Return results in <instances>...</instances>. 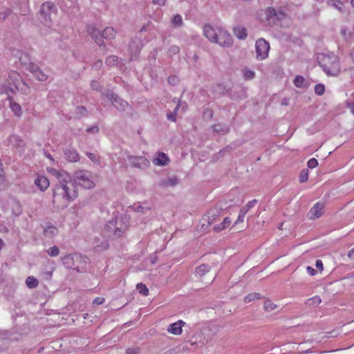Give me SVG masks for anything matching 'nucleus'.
<instances>
[{"mask_svg": "<svg viewBox=\"0 0 354 354\" xmlns=\"http://www.w3.org/2000/svg\"><path fill=\"white\" fill-rule=\"evenodd\" d=\"M51 174L57 179V183L53 188V203L57 209L66 207L71 201L77 197V189L75 183L85 189H92L95 183L92 180V174L87 170H77L74 173V180L65 171L52 169Z\"/></svg>", "mask_w": 354, "mask_h": 354, "instance_id": "nucleus-1", "label": "nucleus"}, {"mask_svg": "<svg viewBox=\"0 0 354 354\" xmlns=\"http://www.w3.org/2000/svg\"><path fill=\"white\" fill-rule=\"evenodd\" d=\"M317 59L319 66L327 75L337 76L340 73L339 59L335 53L321 54Z\"/></svg>", "mask_w": 354, "mask_h": 354, "instance_id": "nucleus-2", "label": "nucleus"}, {"mask_svg": "<svg viewBox=\"0 0 354 354\" xmlns=\"http://www.w3.org/2000/svg\"><path fill=\"white\" fill-rule=\"evenodd\" d=\"M62 263L67 269L75 270L77 272H82L83 265L88 263L89 258L79 253L67 254L62 258Z\"/></svg>", "mask_w": 354, "mask_h": 354, "instance_id": "nucleus-3", "label": "nucleus"}, {"mask_svg": "<svg viewBox=\"0 0 354 354\" xmlns=\"http://www.w3.org/2000/svg\"><path fill=\"white\" fill-rule=\"evenodd\" d=\"M126 230L127 226L123 224L121 220L118 219L109 222L104 227V231L107 236L112 239L120 237Z\"/></svg>", "mask_w": 354, "mask_h": 354, "instance_id": "nucleus-4", "label": "nucleus"}, {"mask_svg": "<svg viewBox=\"0 0 354 354\" xmlns=\"http://www.w3.org/2000/svg\"><path fill=\"white\" fill-rule=\"evenodd\" d=\"M57 11L55 3L51 1H46L41 4L39 10V19L41 22L48 27L52 24L50 18L51 13H55Z\"/></svg>", "mask_w": 354, "mask_h": 354, "instance_id": "nucleus-5", "label": "nucleus"}, {"mask_svg": "<svg viewBox=\"0 0 354 354\" xmlns=\"http://www.w3.org/2000/svg\"><path fill=\"white\" fill-rule=\"evenodd\" d=\"M266 15L268 24L271 26L274 25L281 26V21L287 17V14L284 11L276 10L272 7L266 10Z\"/></svg>", "mask_w": 354, "mask_h": 354, "instance_id": "nucleus-6", "label": "nucleus"}, {"mask_svg": "<svg viewBox=\"0 0 354 354\" xmlns=\"http://www.w3.org/2000/svg\"><path fill=\"white\" fill-rule=\"evenodd\" d=\"M221 207H212L209 209L201 219V229L206 230L220 216Z\"/></svg>", "mask_w": 354, "mask_h": 354, "instance_id": "nucleus-7", "label": "nucleus"}, {"mask_svg": "<svg viewBox=\"0 0 354 354\" xmlns=\"http://www.w3.org/2000/svg\"><path fill=\"white\" fill-rule=\"evenodd\" d=\"M211 267L202 264L196 268V275L206 283H211L215 279V274L210 273Z\"/></svg>", "mask_w": 354, "mask_h": 354, "instance_id": "nucleus-8", "label": "nucleus"}, {"mask_svg": "<svg viewBox=\"0 0 354 354\" xmlns=\"http://www.w3.org/2000/svg\"><path fill=\"white\" fill-rule=\"evenodd\" d=\"M256 53L257 58L260 60H263L268 56L270 50L269 43L264 39L260 38L256 41Z\"/></svg>", "mask_w": 354, "mask_h": 354, "instance_id": "nucleus-9", "label": "nucleus"}, {"mask_svg": "<svg viewBox=\"0 0 354 354\" xmlns=\"http://www.w3.org/2000/svg\"><path fill=\"white\" fill-rule=\"evenodd\" d=\"M142 46L143 44L141 39L135 37L131 39L129 45V51L131 55V60H136L138 59Z\"/></svg>", "mask_w": 354, "mask_h": 354, "instance_id": "nucleus-10", "label": "nucleus"}, {"mask_svg": "<svg viewBox=\"0 0 354 354\" xmlns=\"http://www.w3.org/2000/svg\"><path fill=\"white\" fill-rule=\"evenodd\" d=\"M214 43L221 46L230 47L233 44L232 36L225 30L218 28L217 37Z\"/></svg>", "mask_w": 354, "mask_h": 354, "instance_id": "nucleus-11", "label": "nucleus"}, {"mask_svg": "<svg viewBox=\"0 0 354 354\" xmlns=\"http://www.w3.org/2000/svg\"><path fill=\"white\" fill-rule=\"evenodd\" d=\"M107 100L111 101L113 105L120 111H123L128 106V103L120 98L113 93H107L104 95Z\"/></svg>", "mask_w": 354, "mask_h": 354, "instance_id": "nucleus-12", "label": "nucleus"}, {"mask_svg": "<svg viewBox=\"0 0 354 354\" xmlns=\"http://www.w3.org/2000/svg\"><path fill=\"white\" fill-rule=\"evenodd\" d=\"M128 160L130 162L131 167L140 169H147L149 165V162L144 156H133L129 155Z\"/></svg>", "mask_w": 354, "mask_h": 354, "instance_id": "nucleus-13", "label": "nucleus"}, {"mask_svg": "<svg viewBox=\"0 0 354 354\" xmlns=\"http://www.w3.org/2000/svg\"><path fill=\"white\" fill-rule=\"evenodd\" d=\"M88 34L94 39L95 42L103 49L106 48V46L102 40L101 31L97 29L94 26L89 25L87 26Z\"/></svg>", "mask_w": 354, "mask_h": 354, "instance_id": "nucleus-14", "label": "nucleus"}, {"mask_svg": "<svg viewBox=\"0 0 354 354\" xmlns=\"http://www.w3.org/2000/svg\"><path fill=\"white\" fill-rule=\"evenodd\" d=\"M65 158L70 162H77L80 160V156L76 149L67 148L64 150Z\"/></svg>", "mask_w": 354, "mask_h": 354, "instance_id": "nucleus-15", "label": "nucleus"}, {"mask_svg": "<svg viewBox=\"0 0 354 354\" xmlns=\"http://www.w3.org/2000/svg\"><path fill=\"white\" fill-rule=\"evenodd\" d=\"M218 28L214 29L210 25H205L203 27V34L205 37L212 42H215L217 37Z\"/></svg>", "mask_w": 354, "mask_h": 354, "instance_id": "nucleus-16", "label": "nucleus"}, {"mask_svg": "<svg viewBox=\"0 0 354 354\" xmlns=\"http://www.w3.org/2000/svg\"><path fill=\"white\" fill-rule=\"evenodd\" d=\"M322 209L323 205L319 203H317L309 211V218L314 220L319 218L323 214Z\"/></svg>", "mask_w": 354, "mask_h": 354, "instance_id": "nucleus-17", "label": "nucleus"}, {"mask_svg": "<svg viewBox=\"0 0 354 354\" xmlns=\"http://www.w3.org/2000/svg\"><path fill=\"white\" fill-rule=\"evenodd\" d=\"M43 234L46 237L53 239L57 235L58 229L56 226L48 223L45 227H44Z\"/></svg>", "mask_w": 354, "mask_h": 354, "instance_id": "nucleus-18", "label": "nucleus"}, {"mask_svg": "<svg viewBox=\"0 0 354 354\" xmlns=\"http://www.w3.org/2000/svg\"><path fill=\"white\" fill-rule=\"evenodd\" d=\"M185 322L179 320L175 323L170 324L168 327L167 331L171 334L178 335L182 333V327L185 325Z\"/></svg>", "mask_w": 354, "mask_h": 354, "instance_id": "nucleus-19", "label": "nucleus"}, {"mask_svg": "<svg viewBox=\"0 0 354 354\" xmlns=\"http://www.w3.org/2000/svg\"><path fill=\"white\" fill-rule=\"evenodd\" d=\"M234 35L241 40L245 39L248 37L247 29L243 26H237L233 28Z\"/></svg>", "mask_w": 354, "mask_h": 354, "instance_id": "nucleus-20", "label": "nucleus"}, {"mask_svg": "<svg viewBox=\"0 0 354 354\" xmlns=\"http://www.w3.org/2000/svg\"><path fill=\"white\" fill-rule=\"evenodd\" d=\"M15 86L17 90L24 95L30 93V87L23 80H21L19 82H15Z\"/></svg>", "mask_w": 354, "mask_h": 354, "instance_id": "nucleus-21", "label": "nucleus"}, {"mask_svg": "<svg viewBox=\"0 0 354 354\" xmlns=\"http://www.w3.org/2000/svg\"><path fill=\"white\" fill-rule=\"evenodd\" d=\"M169 161V158L165 153H158L157 157L153 159V162L156 165L165 166Z\"/></svg>", "mask_w": 354, "mask_h": 354, "instance_id": "nucleus-22", "label": "nucleus"}, {"mask_svg": "<svg viewBox=\"0 0 354 354\" xmlns=\"http://www.w3.org/2000/svg\"><path fill=\"white\" fill-rule=\"evenodd\" d=\"M35 184L41 190L45 191L49 187V181L44 176H38L35 180Z\"/></svg>", "mask_w": 354, "mask_h": 354, "instance_id": "nucleus-23", "label": "nucleus"}, {"mask_svg": "<svg viewBox=\"0 0 354 354\" xmlns=\"http://www.w3.org/2000/svg\"><path fill=\"white\" fill-rule=\"evenodd\" d=\"M8 100L10 102V108L12 111L15 113V115L21 116L22 114V109L20 104L15 102L11 96H8Z\"/></svg>", "mask_w": 354, "mask_h": 354, "instance_id": "nucleus-24", "label": "nucleus"}, {"mask_svg": "<svg viewBox=\"0 0 354 354\" xmlns=\"http://www.w3.org/2000/svg\"><path fill=\"white\" fill-rule=\"evenodd\" d=\"M115 34L116 32L112 27H106L101 33L102 40L103 41V39L109 40L113 39H114Z\"/></svg>", "mask_w": 354, "mask_h": 354, "instance_id": "nucleus-25", "label": "nucleus"}, {"mask_svg": "<svg viewBox=\"0 0 354 354\" xmlns=\"http://www.w3.org/2000/svg\"><path fill=\"white\" fill-rule=\"evenodd\" d=\"M245 90L242 87L239 86L230 93V97L233 100L242 99L245 97Z\"/></svg>", "mask_w": 354, "mask_h": 354, "instance_id": "nucleus-26", "label": "nucleus"}, {"mask_svg": "<svg viewBox=\"0 0 354 354\" xmlns=\"http://www.w3.org/2000/svg\"><path fill=\"white\" fill-rule=\"evenodd\" d=\"M213 131L219 134L225 135L230 132V128L223 124H216L212 126Z\"/></svg>", "mask_w": 354, "mask_h": 354, "instance_id": "nucleus-27", "label": "nucleus"}, {"mask_svg": "<svg viewBox=\"0 0 354 354\" xmlns=\"http://www.w3.org/2000/svg\"><path fill=\"white\" fill-rule=\"evenodd\" d=\"M230 224H231V221H230V218L225 217L221 223L214 225V230L216 232L222 231V230H225V228H227V227H229L230 225Z\"/></svg>", "mask_w": 354, "mask_h": 354, "instance_id": "nucleus-28", "label": "nucleus"}, {"mask_svg": "<svg viewBox=\"0 0 354 354\" xmlns=\"http://www.w3.org/2000/svg\"><path fill=\"white\" fill-rule=\"evenodd\" d=\"M9 142L15 147H21L24 146V141L20 137L16 135H12L9 138Z\"/></svg>", "mask_w": 354, "mask_h": 354, "instance_id": "nucleus-29", "label": "nucleus"}, {"mask_svg": "<svg viewBox=\"0 0 354 354\" xmlns=\"http://www.w3.org/2000/svg\"><path fill=\"white\" fill-rule=\"evenodd\" d=\"M178 184V180L176 178H169L166 180H162L160 183V185L163 187L169 186H175Z\"/></svg>", "mask_w": 354, "mask_h": 354, "instance_id": "nucleus-30", "label": "nucleus"}, {"mask_svg": "<svg viewBox=\"0 0 354 354\" xmlns=\"http://www.w3.org/2000/svg\"><path fill=\"white\" fill-rule=\"evenodd\" d=\"M26 284L29 288H35L39 285V281L34 277L29 276L26 279Z\"/></svg>", "mask_w": 354, "mask_h": 354, "instance_id": "nucleus-31", "label": "nucleus"}, {"mask_svg": "<svg viewBox=\"0 0 354 354\" xmlns=\"http://www.w3.org/2000/svg\"><path fill=\"white\" fill-rule=\"evenodd\" d=\"M22 79L18 73L15 71H11L9 73L8 79L9 84L12 82L15 84V82H19Z\"/></svg>", "mask_w": 354, "mask_h": 354, "instance_id": "nucleus-32", "label": "nucleus"}, {"mask_svg": "<svg viewBox=\"0 0 354 354\" xmlns=\"http://www.w3.org/2000/svg\"><path fill=\"white\" fill-rule=\"evenodd\" d=\"M171 24L174 27H176V28L181 27L183 24V18H182L181 15H178V14L174 15L171 19Z\"/></svg>", "mask_w": 354, "mask_h": 354, "instance_id": "nucleus-33", "label": "nucleus"}, {"mask_svg": "<svg viewBox=\"0 0 354 354\" xmlns=\"http://www.w3.org/2000/svg\"><path fill=\"white\" fill-rule=\"evenodd\" d=\"M306 80L301 75H297L294 80V84L297 88H304L306 87L305 84Z\"/></svg>", "mask_w": 354, "mask_h": 354, "instance_id": "nucleus-34", "label": "nucleus"}, {"mask_svg": "<svg viewBox=\"0 0 354 354\" xmlns=\"http://www.w3.org/2000/svg\"><path fill=\"white\" fill-rule=\"evenodd\" d=\"M347 218L349 220L354 219V201L346 205Z\"/></svg>", "mask_w": 354, "mask_h": 354, "instance_id": "nucleus-35", "label": "nucleus"}, {"mask_svg": "<svg viewBox=\"0 0 354 354\" xmlns=\"http://www.w3.org/2000/svg\"><path fill=\"white\" fill-rule=\"evenodd\" d=\"M261 295L259 293H250L246 295L244 298V301L245 303H250L254 300L261 299Z\"/></svg>", "mask_w": 354, "mask_h": 354, "instance_id": "nucleus-36", "label": "nucleus"}, {"mask_svg": "<svg viewBox=\"0 0 354 354\" xmlns=\"http://www.w3.org/2000/svg\"><path fill=\"white\" fill-rule=\"evenodd\" d=\"M33 75L39 82H44L48 79V75L45 74L41 68H39Z\"/></svg>", "mask_w": 354, "mask_h": 354, "instance_id": "nucleus-37", "label": "nucleus"}, {"mask_svg": "<svg viewBox=\"0 0 354 354\" xmlns=\"http://www.w3.org/2000/svg\"><path fill=\"white\" fill-rule=\"evenodd\" d=\"M10 92L15 93V91L6 84H0V95L5 94L8 97Z\"/></svg>", "mask_w": 354, "mask_h": 354, "instance_id": "nucleus-38", "label": "nucleus"}, {"mask_svg": "<svg viewBox=\"0 0 354 354\" xmlns=\"http://www.w3.org/2000/svg\"><path fill=\"white\" fill-rule=\"evenodd\" d=\"M213 91L219 95H223L227 92V89L224 85L218 84L214 87Z\"/></svg>", "mask_w": 354, "mask_h": 354, "instance_id": "nucleus-39", "label": "nucleus"}, {"mask_svg": "<svg viewBox=\"0 0 354 354\" xmlns=\"http://www.w3.org/2000/svg\"><path fill=\"white\" fill-rule=\"evenodd\" d=\"M136 289L138 290V292L144 295L147 296L149 295V289L147 287L142 283H139L136 286Z\"/></svg>", "mask_w": 354, "mask_h": 354, "instance_id": "nucleus-40", "label": "nucleus"}, {"mask_svg": "<svg viewBox=\"0 0 354 354\" xmlns=\"http://www.w3.org/2000/svg\"><path fill=\"white\" fill-rule=\"evenodd\" d=\"M322 299L319 296H315L307 299L306 304L308 306H317L321 304Z\"/></svg>", "mask_w": 354, "mask_h": 354, "instance_id": "nucleus-41", "label": "nucleus"}, {"mask_svg": "<svg viewBox=\"0 0 354 354\" xmlns=\"http://www.w3.org/2000/svg\"><path fill=\"white\" fill-rule=\"evenodd\" d=\"M277 308V305L270 300L266 299L264 301L263 308L266 311L270 312Z\"/></svg>", "mask_w": 354, "mask_h": 354, "instance_id": "nucleus-42", "label": "nucleus"}, {"mask_svg": "<svg viewBox=\"0 0 354 354\" xmlns=\"http://www.w3.org/2000/svg\"><path fill=\"white\" fill-rule=\"evenodd\" d=\"M308 179V169H304L301 171L299 176V180L300 183H305Z\"/></svg>", "mask_w": 354, "mask_h": 354, "instance_id": "nucleus-43", "label": "nucleus"}, {"mask_svg": "<svg viewBox=\"0 0 354 354\" xmlns=\"http://www.w3.org/2000/svg\"><path fill=\"white\" fill-rule=\"evenodd\" d=\"M328 2L340 12L343 11V3L340 0H328Z\"/></svg>", "mask_w": 354, "mask_h": 354, "instance_id": "nucleus-44", "label": "nucleus"}, {"mask_svg": "<svg viewBox=\"0 0 354 354\" xmlns=\"http://www.w3.org/2000/svg\"><path fill=\"white\" fill-rule=\"evenodd\" d=\"M47 253L50 257H55L59 255V249L57 246H53L47 250Z\"/></svg>", "mask_w": 354, "mask_h": 354, "instance_id": "nucleus-45", "label": "nucleus"}, {"mask_svg": "<svg viewBox=\"0 0 354 354\" xmlns=\"http://www.w3.org/2000/svg\"><path fill=\"white\" fill-rule=\"evenodd\" d=\"M109 247V244L106 241H102L100 245H97L95 247V250L97 252H101L108 249Z\"/></svg>", "mask_w": 354, "mask_h": 354, "instance_id": "nucleus-46", "label": "nucleus"}, {"mask_svg": "<svg viewBox=\"0 0 354 354\" xmlns=\"http://www.w3.org/2000/svg\"><path fill=\"white\" fill-rule=\"evenodd\" d=\"M76 114L79 117L86 116L87 115V109L84 106H79L76 108Z\"/></svg>", "mask_w": 354, "mask_h": 354, "instance_id": "nucleus-47", "label": "nucleus"}, {"mask_svg": "<svg viewBox=\"0 0 354 354\" xmlns=\"http://www.w3.org/2000/svg\"><path fill=\"white\" fill-rule=\"evenodd\" d=\"M86 155L94 163L100 164V156H97L95 153H91V152H86Z\"/></svg>", "mask_w": 354, "mask_h": 354, "instance_id": "nucleus-48", "label": "nucleus"}, {"mask_svg": "<svg viewBox=\"0 0 354 354\" xmlns=\"http://www.w3.org/2000/svg\"><path fill=\"white\" fill-rule=\"evenodd\" d=\"M118 62V58L116 56L111 55L106 59V64L109 66L116 65Z\"/></svg>", "mask_w": 354, "mask_h": 354, "instance_id": "nucleus-49", "label": "nucleus"}, {"mask_svg": "<svg viewBox=\"0 0 354 354\" xmlns=\"http://www.w3.org/2000/svg\"><path fill=\"white\" fill-rule=\"evenodd\" d=\"M325 86L322 84H316L315 86V93L317 95H322L324 93Z\"/></svg>", "mask_w": 354, "mask_h": 354, "instance_id": "nucleus-50", "label": "nucleus"}, {"mask_svg": "<svg viewBox=\"0 0 354 354\" xmlns=\"http://www.w3.org/2000/svg\"><path fill=\"white\" fill-rule=\"evenodd\" d=\"M12 11L10 9H6L3 12H0V21H5L8 17L11 14Z\"/></svg>", "mask_w": 354, "mask_h": 354, "instance_id": "nucleus-51", "label": "nucleus"}, {"mask_svg": "<svg viewBox=\"0 0 354 354\" xmlns=\"http://www.w3.org/2000/svg\"><path fill=\"white\" fill-rule=\"evenodd\" d=\"M135 211L136 212H142L143 214H148L149 212H151V208L149 207H142L141 205H138L136 207H135Z\"/></svg>", "mask_w": 354, "mask_h": 354, "instance_id": "nucleus-52", "label": "nucleus"}, {"mask_svg": "<svg viewBox=\"0 0 354 354\" xmlns=\"http://www.w3.org/2000/svg\"><path fill=\"white\" fill-rule=\"evenodd\" d=\"M40 68L34 63H30L28 66L27 67V69L32 74L35 75V73Z\"/></svg>", "mask_w": 354, "mask_h": 354, "instance_id": "nucleus-53", "label": "nucleus"}, {"mask_svg": "<svg viewBox=\"0 0 354 354\" xmlns=\"http://www.w3.org/2000/svg\"><path fill=\"white\" fill-rule=\"evenodd\" d=\"M307 165L310 169L315 168L318 165V161L316 158H311L308 161Z\"/></svg>", "mask_w": 354, "mask_h": 354, "instance_id": "nucleus-54", "label": "nucleus"}, {"mask_svg": "<svg viewBox=\"0 0 354 354\" xmlns=\"http://www.w3.org/2000/svg\"><path fill=\"white\" fill-rule=\"evenodd\" d=\"M140 349L139 347L128 348L126 350L127 354H139Z\"/></svg>", "mask_w": 354, "mask_h": 354, "instance_id": "nucleus-55", "label": "nucleus"}, {"mask_svg": "<svg viewBox=\"0 0 354 354\" xmlns=\"http://www.w3.org/2000/svg\"><path fill=\"white\" fill-rule=\"evenodd\" d=\"M167 82L169 84L176 85L178 83V80L176 76L171 75L168 77Z\"/></svg>", "mask_w": 354, "mask_h": 354, "instance_id": "nucleus-56", "label": "nucleus"}, {"mask_svg": "<svg viewBox=\"0 0 354 354\" xmlns=\"http://www.w3.org/2000/svg\"><path fill=\"white\" fill-rule=\"evenodd\" d=\"M167 118L171 122H176V115H175V113L169 111L167 113Z\"/></svg>", "mask_w": 354, "mask_h": 354, "instance_id": "nucleus-57", "label": "nucleus"}, {"mask_svg": "<svg viewBox=\"0 0 354 354\" xmlns=\"http://www.w3.org/2000/svg\"><path fill=\"white\" fill-rule=\"evenodd\" d=\"M86 131L87 133H97L99 131V127L95 125L86 129Z\"/></svg>", "mask_w": 354, "mask_h": 354, "instance_id": "nucleus-58", "label": "nucleus"}, {"mask_svg": "<svg viewBox=\"0 0 354 354\" xmlns=\"http://www.w3.org/2000/svg\"><path fill=\"white\" fill-rule=\"evenodd\" d=\"M254 72L252 71H247L245 72L244 76L247 80L252 79L254 77Z\"/></svg>", "mask_w": 354, "mask_h": 354, "instance_id": "nucleus-59", "label": "nucleus"}, {"mask_svg": "<svg viewBox=\"0 0 354 354\" xmlns=\"http://www.w3.org/2000/svg\"><path fill=\"white\" fill-rule=\"evenodd\" d=\"M91 86L93 89L96 90V91H99L101 88L100 83L97 82V81H92L91 83Z\"/></svg>", "mask_w": 354, "mask_h": 354, "instance_id": "nucleus-60", "label": "nucleus"}, {"mask_svg": "<svg viewBox=\"0 0 354 354\" xmlns=\"http://www.w3.org/2000/svg\"><path fill=\"white\" fill-rule=\"evenodd\" d=\"M348 284L354 286V275H351L343 279Z\"/></svg>", "mask_w": 354, "mask_h": 354, "instance_id": "nucleus-61", "label": "nucleus"}, {"mask_svg": "<svg viewBox=\"0 0 354 354\" xmlns=\"http://www.w3.org/2000/svg\"><path fill=\"white\" fill-rule=\"evenodd\" d=\"M104 301V299L102 298V297H96L93 301V304H95V305H100V304H102Z\"/></svg>", "mask_w": 354, "mask_h": 354, "instance_id": "nucleus-62", "label": "nucleus"}, {"mask_svg": "<svg viewBox=\"0 0 354 354\" xmlns=\"http://www.w3.org/2000/svg\"><path fill=\"white\" fill-rule=\"evenodd\" d=\"M315 266L317 269H319L320 271H322L324 269V266L322 263V261L320 259H317L315 262Z\"/></svg>", "mask_w": 354, "mask_h": 354, "instance_id": "nucleus-63", "label": "nucleus"}, {"mask_svg": "<svg viewBox=\"0 0 354 354\" xmlns=\"http://www.w3.org/2000/svg\"><path fill=\"white\" fill-rule=\"evenodd\" d=\"M346 106L350 109L351 112L354 115V102H347Z\"/></svg>", "mask_w": 354, "mask_h": 354, "instance_id": "nucleus-64", "label": "nucleus"}]
</instances>
